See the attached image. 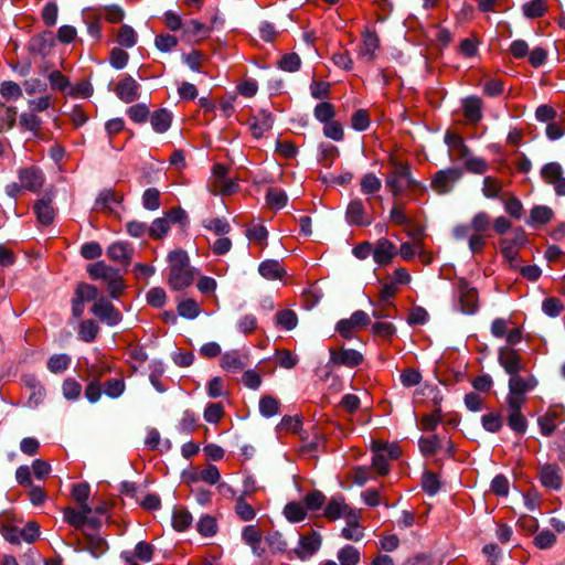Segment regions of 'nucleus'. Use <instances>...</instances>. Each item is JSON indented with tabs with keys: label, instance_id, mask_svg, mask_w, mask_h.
<instances>
[{
	"label": "nucleus",
	"instance_id": "f257e3e1",
	"mask_svg": "<svg viewBox=\"0 0 565 565\" xmlns=\"http://www.w3.org/2000/svg\"><path fill=\"white\" fill-rule=\"evenodd\" d=\"M169 274L168 285L173 290H182L194 280V268L190 265V259L183 249H174L168 254Z\"/></svg>",
	"mask_w": 565,
	"mask_h": 565
},
{
	"label": "nucleus",
	"instance_id": "f03ea898",
	"mask_svg": "<svg viewBox=\"0 0 565 565\" xmlns=\"http://www.w3.org/2000/svg\"><path fill=\"white\" fill-rule=\"evenodd\" d=\"M391 166L392 169L386 173L385 182L394 196H399L408 189H425V185L412 177L411 168L407 163L392 159Z\"/></svg>",
	"mask_w": 565,
	"mask_h": 565
},
{
	"label": "nucleus",
	"instance_id": "7ed1b4c3",
	"mask_svg": "<svg viewBox=\"0 0 565 565\" xmlns=\"http://www.w3.org/2000/svg\"><path fill=\"white\" fill-rule=\"evenodd\" d=\"M537 380L533 375L523 377L519 374L510 376L507 404H525L526 393L535 388Z\"/></svg>",
	"mask_w": 565,
	"mask_h": 565
},
{
	"label": "nucleus",
	"instance_id": "20e7f679",
	"mask_svg": "<svg viewBox=\"0 0 565 565\" xmlns=\"http://www.w3.org/2000/svg\"><path fill=\"white\" fill-rule=\"evenodd\" d=\"M490 227V216L486 212H478L473 215L470 224H458L452 228V236L457 241H463L469 233L483 234Z\"/></svg>",
	"mask_w": 565,
	"mask_h": 565
},
{
	"label": "nucleus",
	"instance_id": "39448f33",
	"mask_svg": "<svg viewBox=\"0 0 565 565\" xmlns=\"http://www.w3.org/2000/svg\"><path fill=\"white\" fill-rule=\"evenodd\" d=\"M460 309L466 315H473L479 309V296L476 288L471 287L466 279L457 281Z\"/></svg>",
	"mask_w": 565,
	"mask_h": 565
},
{
	"label": "nucleus",
	"instance_id": "423d86ee",
	"mask_svg": "<svg viewBox=\"0 0 565 565\" xmlns=\"http://www.w3.org/2000/svg\"><path fill=\"white\" fill-rule=\"evenodd\" d=\"M460 178L461 171L457 168L439 170L434 174L430 186L437 194L443 195L449 193Z\"/></svg>",
	"mask_w": 565,
	"mask_h": 565
},
{
	"label": "nucleus",
	"instance_id": "0eeeda50",
	"mask_svg": "<svg viewBox=\"0 0 565 565\" xmlns=\"http://www.w3.org/2000/svg\"><path fill=\"white\" fill-rule=\"evenodd\" d=\"M21 381L24 387L29 391L25 406L32 409L41 406L46 397V390L44 385L33 374L23 375Z\"/></svg>",
	"mask_w": 565,
	"mask_h": 565
},
{
	"label": "nucleus",
	"instance_id": "6e6552de",
	"mask_svg": "<svg viewBox=\"0 0 565 565\" xmlns=\"http://www.w3.org/2000/svg\"><path fill=\"white\" fill-rule=\"evenodd\" d=\"M92 313L96 316L102 322L113 327L121 321V313L114 305L105 297L96 300L90 309Z\"/></svg>",
	"mask_w": 565,
	"mask_h": 565
},
{
	"label": "nucleus",
	"instance_id": "1a4fd4ad",
	"mask_svg": "<svg viewBox=\"0 0 565 565\" xmlns=\"http://www.w3.org/2000/svg\"><path fill=\"white\" fill-rule=\"evenodd\" d=\"M370 323V317L363 310L354 311L349 319H342L337 324V331L345 339H351L354 332Z\"/></svg>",
	"mask_w": 565,
	"mask_h": 565
},
{
	"label": "nucleus",
	"instance_id": "9d476101",
	"mask_svg": "<svg viewBox=\"0 0 565 565\" xmlns=\"http://www.w3.org/2000/svg\"><path fill=\"white\" fill-rule=\"evenodd\" d=\"M345 218L349 224L356 226H369L373 222V217L367 213L365 203L361 199L350 201Z\"/></svg>",
	"mask_w": 565,
	"mask_h": 565
},
{
	"label": "nucleus",
	"instance_id": "9b49d317",
	"mask_svg": "<svg viewBox=\"0 0 565 565\" xmlns=\"http://www.w3.org/2000/svg\"><path fill=\"white\" fill-rule=\"evenodd\" d=\"M498 361L510 376L519 374V372L524 369L521 355L514 349L509 347H502L499 349Z\"/></svg>",
	"mask_w": 565,
	"mask_h": 565
},
{
	"label": "nucleus",
	"instance_id": "f8f14e48",
	"mask_svg": "<svg viewBox=\"0 0 565 565\" xmlns=\"http://www.w3.org/2000/svg\"><path fill=\"white\" fill-rule=\"evenodd\" d=\"M21 186L31 192H38L44 184V174L36 167L20 169L18 172Z\"/></svg>",
	"mask_w": 565,
	"mask_h": 565
},
{
	"label": "nucleus",
	"instance_id": "ddd939ff",
	"mask_svg": "<svg viewBox=\"0 0 565 565\" xmlns=\"http://www.w3.org/2000/svg\"><path fill=\"white\" fill-rule=\"evenodd\" d=\"M539 476L543 487L551 490H559L562 488L563 478L558 466L545 463L540 468Z\"/></svg>",
	"mask_w": 565,
	"mask_h": 565
},
{
	"label": "nucleus",
	"instance_id": "4468645a",
	"mask_svg": "<svg viewBox=\"0 0 565 565\" xmlns=\"http://www.w3.org/2000/svg\"><path fill=\"white\" fill-rule=\"evenodd\" d=\"M115 93L124 103H132L139 98V84L127 75L117 83Z\"/></svg>",
	"mask_w": 565,
	"mask_h": 565
},
{
	"label": "nucleus",
	"instance_id": "2eb2a0df",
	"mask_svg": "<svg viewBox=\"0 0 565 565\" xmlns=\"http://www.w3.org/2000/svg\"><path fill=\"white\" fill-rule=\"evenodd\" d=\"M320 546L321 536L316 532H312L300 536L299 546L295 550V553L299 558L306 559L316 554Z\"/></svg>",
	"mask_w": 565,
	"mask_h": 565
},
{
	"label": "nucleus",
	"instance_id": "dca6fc26",
	"mask_svg": "<svg viewBox=\"0 0 565 565\" xmlns=\"http://www.w3.org/2000/svg\"><path fill=\"white\" fill-rule=\"evenodd\" d=\"M351 513H354V511L350 509L345 503L344 498L340 494L333 495L324 509V516L331 521L340 518L347 519Z\"/></svg>",
	"mask_w": 565,
	"mask_h": 565
},
{
	"label": "nucleus",
	"instance_id": "f3484780",
	"mask_svg": "<svg viewBox=\"0 0 565 565\" xmlns=\"http://www.w3.org/2000/svg\"><path fill=\"white\" fill-rule=\"evenodd\" d=\"M273 121L271 114L266 110H260L257 115L253 116L248 121L253 137L262 138L265 132L271 129Z\"/></svg>",
	"mask_w": 565,
	"mask_h": 565
},
{
	"label": "nucleus",
	"instance_id": "a211bd4d",
	"mask_svg": "<svg viewBox=\"0 0 565 565\" xmlns=\"http://www.w3.org/2000/svg\"><path fill=\"white\" fill-rule=\"evenodd\" d=\"M380 49L379 36L370 31L363 35V41L359 47L358 55L365 62H372L376 57V51Z\"/></svg>",
	"mask_w": 565,
	"mask_h": 565
},
{
	"label": "nucleus",
	"instance_id": "6ab92c4d",
	"mask_svg": "<svg viewBox=\"0 0 565 565\" xmlns=\"http://www.w3.org/2000/svg\"><path fill=\"white\" fill-rule=\"evenodd\" d=\"M522 406L523 404H507L508 424L518 434H524L527 428V420L521 413Z\"/></svg>",
	"mask_w": 565,
	"mask_h": 565
},
{
	"label": "nucleus",
	"instance_id": "aec40b11",
	"mask_svg": "<svg viewBox=\"0 0 565 565\" xmlns=\"http://www.w3.org/2000/svg\"><path fill=\"white\" fill-rule=\"evenodd\" d=\"M396 254V246L388 239L381 238L373 250V258L380 265H387Z\"/></svg>",
	"mask_w": 565,
	"mask_h": 565
},
{
	"label": "nucleus",
	"instance_id": "412c9836",
	"mask_svg": "<svg viewBox=\"0 0 565 565\" xmlns=\"http://www.w3.org/2000/svg\"><path fill=\"white\" fill-rule=\"evenodd\" d=\"M107 256L124 265H128L132 256V247L126 242H116L108 246Z\"/></svg>",
	"mask_w": 565,
	"mask_h": 565
},
{
	"label": "nucleus",
	"instance_id": "4be33fe9",
	"mask_svg": "<svg viewBox=\"0 0 565 565\" xmlns=\"http://www.w3.org/2000/svg\"><path fill=\"white\" fill-rule=\"evenodd\" d=\"M331 360L335 364L354 367L362 363L363 356L356 350L343 349L339 352H332Z\"/></svg>",
	"mask_w": 565,
	"mask_h": 565
},
{
	"label": "nucleus",
	"instance_id": "5701e85b",
	"mask_svg": "<svg viewBox=\"0 0 565 565\" xmlns=\"http://www.w3.org/2000/svg\"><path fill=\"white\" fill-rule=\"evenodd\" d=\"M482 102L479 97L470 96L463 99L462 110L467 120L478 122L482 118Z\"/></svg>",
	"mask_w": 565,
	"mask_h": 565
},
{
	"label": "nucleus",
	"instance_id": "b1692460",
	"mask_svg": "<svg viewBox=\"0 0 565 565\" xmlns=\"http://www.w3.org/2000/svg\"><path fill=\"white\" fill-rule=\"evenodd\" d=\"M87 273L92 279H102L107 284L119 271L111 266L106 265L104 262H96L87 266Z\"/></svg>",
	"mask_w": 565,
	"mask_h": 565
},
{
	"label": "nucleus",
	"instance_id": "393cba45",
	"mask_svg": "<svg viewBox=\"0 0 565 565\" xmlns=\"http://www.w3.org/2000/svg\"><path fill=\"white\" fill-rule=\"evenodd\" d=\"M362 194L366 195V201L371 203L372 196L382 189V181L373 172L365 173L360 181Z\"/></svg>",
	"mask_w": 565,
	"mask_h": 565
},
{
	"label": "nucleus",
	"instance_id": "a878e982",
	"mask_svg": "<svg viewBox=\"0 0 565 565\" xmlns=\"http://www.w3.org/2000/svg\"><path fill=\"white\" fill-rule=\"evenodd\" d=\"M258 273L268 280L281 279L286 271L278 260L267 259L259 264Z\"/></svg>",
	"mask_w": 565,
	"mask_h": 565
},
{
	"label": "nucleus",
	"instance_id": "bb28decb",
	"mask_svg": "<svg viewBox=\"0 0 565 565\" xmlns=\"http://www.w3.org/2000/svg\"><path fill=\"white\" fill-rule=\"evenodd\" d=\"M562 420V409H550L542 418L539 419L542 434L545 436L552 435Z\"/></svg>",
	"mask_w": 565,
	"mask_h": 565
},
{
	"label": "nucleus",
	"instance_id": "cd10ccee",
	"mask_svg": "<svg viewBox=\"0 0 565 565\" xmlns=\"http://www.w3.org/2000/svg\"><path fill=\"white\" fill-rule=\"evenodd\" d=\"M84 550L88 551L94 557H99L106 553L108 545L98 534H85Z\"/></svg>",
	"mask_w": 565,
	"mask_h": 565
},
{
	"label": "nucleus",
	"instance_id": "c85d7f7f",
	"mask_svg": "<svg viewBox=\"0 0 565 565\" xmlns=\"http://www.w3.org/2000/svg\"><path fill=\"white\" fill-rule=\"evenodd\" d=\"M347 526L342 529V536L345 540L358 542L363 537V531L359 526V514L356 512L347 516Z\"/></svg>",
	"mask_w": 565,
	"mask_h": 565
},
{
	"label": "nucleus",
	"instance_id": "c756f323",
	"mask_svg": "<svg viewBox=\"0 0 565 565\" xmlns=\"http://www.w3.org/2000/svg\"><path fill=\"white\" fill-rule=\"evenodd\" d=\"M150 122L154 131L163 134L171 126L172 114L166 108L158 109L151 115Z\"/></svg>",
	"mask_w": 565,
	"mask_h": 565
},
{
	"label": "nucleus",
	"instance_id": "7c9ffc66",
	"mask_svg": "<svg viewBox=\"0 0 565 565\" xmlns=\"http://www.w3.org/2000/svg\"><path fill=\"white\" fill-rule=\"evenodd\" d=\"M244 358L237 351H230L222 355L221 366L228 372H236L245 366Z\"/></svg>",
	"mask_w": 565,
	"mask_h": 565
},
{
	"label": "nucleus",
	"instance_id": "2f4dec72",
	"mask_svg": "<svg viewBox=\"0 0 565 565\" xmlns=\"http://www.w3.org/2000/svg\"><path fill=\"white\" fill-rule=\"evenodd\" d=\"M71 361V356L65 353L54 354L49 358L46 366L51 373L58 374L65 372L70 367Z\"/></svg>",
	"mask_w": 565,
	"mask_h": 565
},
{
	"label": "nucleus",
	"instance_id": "473e14b6",
	"mask_svg": "<svg viewBox=\"0 0 565 565\" xmlns=\"http://www.w3.org/2000/svg\"><path fill=\"white\" fill-rule=\"evenodd\" d=\"M553 217V211L546 205H537L531 210L527 223L530 225L546 224Z\"/></svg>",
	"mask_w": 565,
	"mask_h": 565
},
{
	"label": "nucleus",
	"instance_id": "72a5a7b5",
	"mask_svg": "<svg viewBox=\"0 0 565 565\" xmlns=\"http://www.w3.org/2000/svg\"><path fill=\"white\" fill-rule=\"evenodd\" d=\"M34 212L39 222L43 225H49L53 222L54 218V210L49 201L39 200L34 204Z\"/></svg>",
	"mask_w": 565,
	"mask_h": 565
},
{
	"label": "nucleus",
	"instance_id": "f704fd0d",
	"mask_svg": "<svg viewBox=\"0 0 565 565\" xmlns=\"http://www.w3.org/2000/svg\"><path fill=\"white\" fill-rule=\"evenodd\" d=\"M284 515L289 522H301L307 516L306 508L299 502H289L284 508Z\"/></svg>",
	"mask_w": 565,
	"mask_h": 565
},
{
	"label": "nucleus",
	"instance_id": "c9c22d12",
	"mask_svg": "<svg viewBox=\"0 0 565 565\" xmlns=\"http://www.w3.org/2000/svg\"><path fill=\"white\" fill-rule=\"evenodd\" d=\"M298 318L294 310L285 309L276 313V324L290 331L297 327Z\"/></svg>",
	"mask_w": 565,
	"mask_h": 565
},
{
	"label": "nucleus",
	"instance_id": "e433bc0d",
	"mask_svg": "<svg viewBox=\"0 0 565 565\" xmlns=\"http://www.w3.org/2000/svg\"><path fill=\"white\" fill-rule=\"evenodd\" d=\"M564 175L563 169L557 162L546 163L541 170V177L548 184H555Z\"/></svg>",
	"mask_w": 565,
	"mask_h": 565
},
{
	"label": "nucleus",
	"instance_id": "4c0bfd02",
	"mask_svg": "<svg viewBox=\"0 0 565 565\" xmlns=\"http://www.w3.org/2000/svg\"><path fill=\"white\" fill-rule=\"evenodd\" d=\"M15 108L0 102V132L9 130L15 122Z\"/></svg>",
	"mask_w": 565,
	"mask_h": 565
},
{
	"label": "nucleus",
	"instance_id": "58836bf2",
	"mask_svg": "<svg viewBox=\"0 0 565 565\" xmlns=\"http://www.w3.org/2000/svg\"><path fill=\"white\" fill-rule=\"evenodd\" d=\"M99 332V327L94 320H85L79 324L78 338L84 342H92Z\"/></svg>",
	"mask_w": 565,
	"mask_h": 565
},
{
	"label": "nucleus",
	"instance_id": "ea45409f",
	"mask_svg": "<svg viewBox=\"0 0 565 565\" xmlns=\"http://www.w3.org/2000/svg\"><path fill=\"white\" fill-rule=\"evenodd\" d=\"M338 559L341 565H358L360 552L352 545H345L338 552Z\"/></svg>",
	"mask_w": 565,
	"mask_h": 565
},
{
	"label": "nucleus",
	"instance_id": "a19ab883",
	"mask_svg": "<svg viewBox=\"0 0 565 565\" xmlns=\"http://www.w3.org/2000/svg\"><path fill=\"white\" fill-rule=\"evenodd\" d=\"M191 513L184 509H175L172 515V525L177 531H185L192 524Z\"/></svg>",
	"mask_w": 565,
	"mask_h": 565
},
{
	"label": "nucleus",
	"instance_id": "79ce46f5",
	"mask_svg": "<svg viewBox=\"0 0 565 565\" xmlns=\"http://www.w3.org/2000/svg\"><path fill=\"white\" fill-rule=\"evenodd\" d=\"M234 510L238 518L243 521H252L256 515V512L253 509V507L248 502H246L244 494H241L236 499Z\"/></svg>",
	"mask_w": 565,
	"mask_h": 565
},
{
	"label": "nucleus",
	"instance_id": "37998d69",
	"mask_svg": "<svg viewBox=\"0 0 565 565\" xmlns=\"http://www.w3.org/2000/svg\"><path fill=\"white\" fill-rule=\"evenodd\" d=\"M266 200L270 207L279 210L286 206L288 196L282 190L277 188H270L267 191Z\"/></svg>",
	"mask_w": 565,
	"mask_h": 565
},
{
	"label": "nucleus",
	"instance_id": "c03bdc74",
	"mask_svg": "<svg viewBox=\"0 0 565 565\" xmlns=\"http://www.w3.org/2000/svg\"><path fill=\"white\" fill-rule=\"evenodd\" d=\"M210 189L214 194L228 195L238 189V184L231 179H218L217 182H212Z\"/></svg>",
	"mask_w": 565,
	"mask_h": 565
},
{
	"label": "nucleus",
	"instance_id": "a18cd8bd",
	"mask_svg": "<svg viewBox=\"0 0 565 565\" xmlns=\"http://www.w3.org/2000/svg\"><path fill=\"white\" fill-rule=\"evenodd\" d=\"M63 396L68 401H75L81 396L82 385L72 377H67L62 384Z\"/></svg>",
	"mask_w": 565,
	"mask_h": 565
},
{
	"label": "nucleus",
	"instance_id": "49530a36",
	"mask_svg": "<svg viewBox=\"0 0 565 565\" xmlns=\"http://www.w3.org/2000/svg\"><path fill=\"white\" fill-rule=\"evenodd\" d=\"M0 94L7 100H17L22 96V89L15 82L4 81L0 84Z\"/></svg>",
	"mask_w": 565,
	"mask_h": 565
},
{
	"label": "nucleus",
	"instance_id": "de8ad7c7",
	"mask_svg": "<svg viewBox=\"0 0 565 565\" xmlns=\"http://www.w3.org/2000/svg\"><path fill=\"white\" fill-rule=\"evenodd\" d=\"M502 190L501 182L493 177H486L482 181V194L488 199L499 198Z\"/></svg>",
	"mask_w": 565,
	"mask_h": 565
},
{
	"label": "nucleus",
	"instance_id": "09e8293b",
	"mask_svg": "<svg viewBox=\"0 0 565 565\" xmlns=\"http://www.w3.org/2000/svg\"><path fill=\"white\" fill-rule=\"evenodd\" d=\"M279 402L273 396H264L259 401V413L264 417H271L279 413Z\"/></svg>",
	"mask_w": 565,
	"mask_h": 565
},
{
	"label": "nucleus",
	"instance_id": "8fccbe9b",
	"mask_svg": "<svg viewBox=\"0 0 565 565\" xmlns=\"http://www.w3.org/2000/svg\"><path fill=\"white\" fill-rule=\"evenodd\" d=\"M178 312L183 318L194 319L199 316L200 308L195 300L186 299L178 305Z\"/></svg>",
	"mask_w": 565,
	"mask_h": 565
},
{
	"label": "nucleus",
	"instance_id": "3c124183",
	"mask_svg": "<svg viewBox=\"0 0 565 565\" xmlns=\"http://www.w3.org/2000/svg\"><path fill=\"white\" fill-rule=\"evenodd\" d=\"M169 228L170 224L168 222V218L158 217L152 222L151 226L148 228V232L151 238L159 239L167 235Z\"/></svg>",
	"mask_w": 565,
	"mask_h": 565
},
{
	"label": "nucleus",
	"instance_id": "603ef678",
	"mask_svg": "<svg viewBox=\"0 0 565 565\" xmlns=\"http://www.w3.org/2000/svg\"><path fill=\"white\" fill-rule=\"evenodd\" d=\"M542 310L546 316L555 318L562 313L564 306L558 298L548 297L543 300Z\"/></svg>",
	"mask_w": 565,
	"mask_h": 565
},
{
	"label": "nucleus",
	"instance_id": "864d4df0",
	"mask_svg": "<svg viewBox=\"0 0 565 565\" xmlns=\"http://www.w3.org/2000/svg\"><path fill=\"white\" fill-rule=\"evenodd\" d=\"M183 32L185 35L191 38H206L209 34V29L205 24L198 20H190L185 23Z\"/></svg>",
	"mask_w": 565,
	"mask_h": 565
},
{
	"label": "nucleus",
	"instance_id": "5fc2aeb1",
	"mask_svg": "<svg viewBox=\"0 0 565 565\" xmlns=\"http://www.w3.org/2000/svg\"><path fill=\"white\" fill-rule=\"evenodd\" d=\"M117 41L121 46L132 47L137 42V34L129 25H122L117 35Z\"/></svg>",
	"mask_w": 565,
	"mask_h": 565
},
{
	"label": "nucleus",
	"instance_id": "6e6d98bb",
	"mask_svg": "<svg viewBox=\"0 0 565 565\" xmlns=\"http://www.w3.org/2000/svg\"><path fill=\"white\" fill-rule=\"evenodd\" d=\"M522 9L524 15L530 19L540 18L546 11L543 0H532L526 2L523 4Z\"/></svg>",
	"mask_w": 565,
	"mask_h": 565
},
{
	"label": "nucleus",
	"instance_id": "4d7b16f0",
	"mask_svg": "<svg viewBox=\"0 0 565 565\" xmlns=\"http://www.w3.org/2000/svg\"><path fill=\"white\" fill-rule=\"evenodd\" d=\"M334 116V107L330 103L323 102L315 107V117L321 122L331 121Z\"/></svg>",
	"mask_w": 565,
	"mask_h": 565
},
{
	"label": "nucleus",
	"instance_id": "13d9d810",
	"mask_svg": "<svg viewBox=\"0 0 565 565\" xmlns=\"http://www.w3.org/2000/svg\"><path fill=\"white\" fill-rule=\"evenodd\" d=\"M142 204L147 210H158L160 206V192L154 188L147 189L142 194Z\"/></svg>",
	"mask_w": 565,
	"mask_h": 565
},
{
	"label": "nucleus",
	"instance_id": "bf43d9fd",
	"mask_svg": "<svg viewBox=\"0 0 565 565\" xmlns=\"http://www.w3.org/2000/svg\"><path fill=\"white\" fill-rule=\"evenodd\" d=\"M324 501L326 495L319 490L309 492L303 499L306 510L308 509L312 511L321 509L324 504Z\"/></svg>",
	"mask_w": 565,
	"mask_h": 565
},
{
	"label": "nucleus",
	"instance_id": "052dcab7",
	"mask_svg": "<svg viewBox=\"0 0 565 565\" xmlns=\"http://www.w3.org/2000/svg\"><path fill=\"white\" fill-rule=\"evenodd\" d=\"M422 487L427 494L435 495L440 489L438 477L433 472H425L422 479Z\"/></svg>",
	"mask_w": 565,
	"mask_h": 565
},
{
	"label": "nucleus",
	"instance_id": "680f3d73",
	"mask_svg": "<svg viewBox=\"0 0 565 565\" xmlns=\"http://www.w3.org/2000/svg\"><path fill=\"white\" fill-rule=\"evenodd\" d=\"M502 201L504 202L505 212L511 217L516 220L521 218L523 214V204L516 196L510 195L507 200L502 199Z\"/></svg>",
	"mask_w": 565,
	"mask_h": 565
},
{
	"label": "nucleus",
	"instance_id": "e2e57ef3",
	"mask_svg": "<svg viewBox=\"0 0 565 565\" xmlns=\"http://www.w3.org/2000/svg\"><path fill=\"white\" fill-rule=\"evenodd\" d=\"M488 162L484 159L472 154L465 161L466 170L476 174L484 173L488 170Z\"/></svg>",
	"mask_w": 565,
	"mask_h": 565
},
{
	"label": "nucleus",
	"instance_id": "0e129e2a",
	"mask_svg": "<svg viewBox=\"0 0 565 565\" xmlns=\"http://www.w3.org/2000/svg\"><path fill=\"white\" fill-rule=\"evenodd\" d=\"M204 227L216 235H225L231 231V225L225 218H210L204 222Z\"/></svg>",
	"mask_w": 565,
	"mask_h": 565
},
{
	"label": "nucleus",
	"instance_id": "69168bd1",
	"mask_svg": "<svg viewBox=\"0 0 565 565\" xmlns=\"http://www.w3.org/2000/svg\"><path fill=\"white\" fill-rule=\"evenodd\" d=\"M127 115L132 121L142 124L149 117V109L145 104H136L127 109Z\"/></svg>",
	"mask_w": 565,
	"mask_h": 565
},
{
	"label": "nucleus",
	"instance_id": "338daca9",
	"mask_svg": "<svg viewBox=\"0 0 565 565\" xmlns=\"http://www.w3.org/2000/svg\"><path fill=\"white\" fill-rule=\"evenodd\" d=\"M125 391V382L122 379H111L105 383L104 392L110 398L119 397Z\"/></svg>",
	"mask_w": 565,
	"mask_h": 565
},
{
	"label": "nucleus",
	"instance_id": "774afa93",
	"mask_svg": "<svg viewBox=\"0 0 565 565\" xmlns=\"http://www.w3.org/2000/svg\"><path fill=\"white\" fill-rule=\"evenodd\" d=\"M482 427L490 433H497L501 429L503 423L499 414L489 413L481 418Z\"/></svg>",
	"mask_w": 565,
	"mask_h": 565
}]
</instances>
